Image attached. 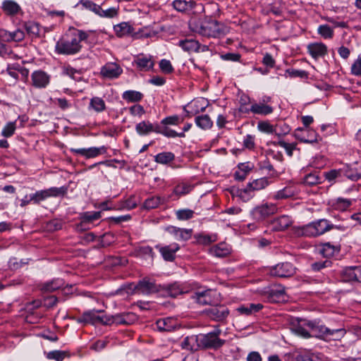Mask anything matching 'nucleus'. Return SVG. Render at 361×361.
I'll return each mask as SVG.
<instances>
[{
	"mask_svg": "<svg viewBox=\"0 0 361 361\" xmlns=\"http://www.w3.org/2000/svg\"><path fill=\"white\" fill-rule=\"evenodd\" d=\"M92 31L70 28L56 43L55 52L61 55H75L82 49L81 42H87Z\"/></svg>",
	"mask_w": 361,
	"mask_h": 361,
	"instance_id": "nucleus-1",
	"label": "nucleus"
},
{
	"mask_svg": "<svg viewBox=\"0 0 361 361\" xmlns=\"http://www.w3.org/2000/svg\"><path fill=\"white\" fill-rule=\"evenodd\" d=\"M334 228L341 231L345 229L343 226L334 224L326 219H320L300 227L298 233L309 238L317 237Z\"/></svg>",
	"mask_w": 361,
	"mask_h": 361,
	"instance_id": "nucleus-2",
	"label": "nucleus"
},
{
	"mask_svg": "<svg viewBox=\"0 0 361 361\" xmlns=\"http://www.w3.org/2000/svg\"><path fill=\"white\" fill-rule=\"evenodd\" d=\"M229 29L226 25L216 20L204 21L198 30L200 35L207 37H221L226 35Z\"/></svg>",
	"mask_w": 361,
	"mask_h": 361,
	"instance_id": "nucleus-3",
	"label": "nucleus"
},
{
	"mask_svg": "<svg viewBox=\"0 0 361 361\" xmlns=\"http://www.w3.org/2000/svg\"><path fill=\"white\" fill-rule=\"evenodd\" d=\"M221 331L216 329L207 334H200L197 335V345L201 349L217 350L221 348L226 343V341L221 339L219 335Z\"/></svg>",
	"mask_w": 361,
	"mask_h": 361,
	"instance_id": "nucleus-4",
	"label": "nucleus"
},
{
	"mask_svg": "<svg viewBox=\"0 0 361 361\" xmlns=\"http://www.w3.org/2000/svg\"><path fill=\"white\" fill-rule=\"evenodd\" d=\"M68 187L62 186L60 188L51 187L48 189L37 190L35 193L29 195L30 200L35 204H39L42 201L49 197H63L67 194Z\"/></svg>",
	"mask_w": 361,
	"mask_h": 361,
	"instance_id": "nucleus-5",
	"label": "nucleus"
},
{
	"mask_svg": "<svg viewBox=\"0 0 361 361\" xmlns=\"http://www.w3.org/2000/svg\"><path fill=\"white\" fill-rule=\"evenodd\" d=\"M104 310H92L84 312L82 315L78 318V323L90 324L92 325L104 324L108 325L109 315H98V313H102Z\"/></svg>",
	"mask_w": 361,
	"mask_h": 361,
	"instance_id": "nucleus-6",
	"label": "nucleus"
},
{
	"mask_svg": "<svg viewBox=\"0 0 361 361\" xmlns=\"http://www.w3.org/2000/svg\"><path fill=\"white\" fill-rule=\"evenodd\" d=\"M296 267L289 262L279 263L269 269V274L272 276L279 278H289L296 273Z\"/></svg>",
	"mask_w": 361,
	"mask_h": 361,
	"instance_id": "nucleus-7",
	"label": "nucleus"
},
{
	"mask_svg": "<svg viewBox=\"0 0 361 361\" xmlns=\"http://www.w3.org/2000/svg\"><path fill=\"white\" fill-rule=\"evenodd\" d=\"M345 334L346 330L343 327L331 329L324 325H318L317 324L316 336H317L334 341H339L345 336Z\"/></svg>",
	"mask_w": 361,
	"mask_h": 361,
	"instance_id": "nucleus-8",
	"label": "nucleus"
},
{
	"mask_svg": "<svg viewBox=\"0 0 361 361\" xmlns=\"http://www.w3.org/2000/svg\"><path fill=\"white\" fill-rule=\"evenodd\" d=\"M277 212V207L273 203H266L255 207L250 212L252 219L262 221Z\"/></svg>",
	"mask_w": 361,
	"mask_h": 361,
	"instance_id": "nucleus-9",
	"label": "nucleus"
},
{
	"mask_svg": "<svg viewBox=\"0 0 361 361\" xmlns=\"http://www.w3.org/2000/svg\"><path fill=\"white\" fill-rule=\"evenodd\" d=\"M204 312L211 320L224 322L228 317L230 311L224 305H216L207 308Z\"/></svg>",
	"mask_w": 361,
	"mask_h": 361,
	"instance_id": "nucleus-10",
	"label": "nucleus"
},
{
	"mask_svg": "<svg viewBox=\"0 0 361 361\" xmlns=\"http://www.w3.org/2000/svg\"><path fill=\"white\" fill-rule=\"evenodd\" d=\"M295 333L303 338H309L317 334V323L314 321L301 319L298 325L293 327Z\"/></svg>",
	"mask_w": 361,
	"mask_h": 361,
	"instance_id": "nucleus-11",
	"label": "nucleus"
},
{
	"mask_svg": "<svg viewBox=\"0 0 361 361\" xmlns=\"http://www.w3.org/2000/svg\"><path fill=\"white\" fill-rule=\"evenodd\" d=\"M161 285L157 284L154 280L143 278L135 286V290L143 295H150L161 291Z\"/></svg>",
	"mask_w": 361,
	"mask_h": 361,
	"instance_id": "nucleus-12",
	"label": "nucleus"
},
{
	"mask_svg": "<svg viewBox=\"0 0 361 361\" xmlns=\"http://www.w3.org/2000/svg\"><path fill=\"white\" fill-rule=\"evenodd\" d=\"M135 131L140 136H145L152 133L163 135L164 128H161V125L159 123L142 121L135 125Z\"/></svg>",
	"mask_w": 361,
	"mask_h": 361,
	"instance_id": "nucleus-13",
	"label": "nucleus"
},
{
	"mask_svg": "<svg viewBox=\"0 0 361 361\" xmlns=\"http://www.w3.org/2000/svg\"><path fill=\"white\" fill-rule=\"evenodd\" d=\"M295 137L302 142L316 143L321 140L317 132L310 128H298L294 132Z\"/></svg>",
	"mask_w": 361,
	"mask_h": 361,
	"instance_id": "nucleus-14",
	"label": "nucleus"
},
{
	"mask_svg": "<svg viewBox=\"0 0 361 361\" xmlns=\"http://www.w3.org/2000/svg\"><path fill=\"white\" fill-rule=\"evenodd\" d=\"M70 151L75 154H80L86 159L97 157L100 154L106 153L107 148L105 146L99 147H92L89 148H71Z\"/></svg>",
	"mask_w": 361,
	"mask_h": 361,
	"instance_id": "nucleus-15",
	"label": "nucleus"
},
{
	"mask_svg": "<svg viewBox=\"0 0 361 361\" xmlns=\"http://www.w3.org/2000/svg\"><path fill=\"white\" fill-rule=\"evenodd\" d=\"M155 248L159 250L165 261L173 262L176 259V253L180 250V246L178 243H173L164 246L157 244Z\"/></svg>",
	"mask_w": 361,
	"mask_h": 361,
	"instance_id": "nucleus-16",
	"label": "nucleus"
},
{
	"mask_svg": "<svg viewBox=\"0 0 361 361\" xmlns=\"http://www.w3.org/2000/svg\"><path fill=\"white\" fill-rule=\"evenodd\" d=\"M123 73V69L116 63L109 62L103 66L100 71V74L103 78L108 79L118 78Z\"/></svg>",
	"mask_w": 361,
	"mask_h": 361,
	"instance_id": "nucleus-17",
	"label": "nucleus"
},
{
	"mask_svg": "<svg viewBox=\"0 0 361 361\" xmlns=\"http://www.w3.org/2000/svg\"><path fill=\"white\" fill-rule=\"evenodd\" d=\"M265 296L269 302L277 303L285 300L286 293L281 286H273L265 291Z\"/></svg>",
	"mask_w": 361,
	"mask_h": 361,
	"instance_id": "nucleus-18",
	"label": "nucleus"
},
{
	"mask_svg": "<svg viewBox=\"0 0 361 361\" xmlns=\"http://www.w3.org/2000/svg\"><path fill=\"white\" fill-rule=\"evenodd\" d=\"M51 76L42 70L35 71L31 74L32 85L36 88H45L50 82Z\"/></svg>",
	"mask_w": 361,
	"mask_h": 361,
	"instance_id": "nucleus-19",
	"label": "nucleus"
},
{
	"mask_svg": "<svg viewBox=\"0 0 361 361\" xmlns=\"http://www.w3.org/2000/svg\"><path fill=\"white\" fill-rule=\"evenodd\" d=\"M165 231L172 235L176 240L186 241L192 236V230L180 228L173 226H169Z\"/></svg>",
	"mask_w": 361,
	"mask_h": 361,
	"instance_id": "nucleus-20",
	"label": "nucleus"
},
{
	"mask_svg": "<svg viewBox=\"0 0 361 361\" xmlns=\"http://www.w3.org/2000/svg\"><path fill=\"white\" fill-rule=\"evenodd\" d=\"M307 49L308 54L315 60L324 57L328 53L326 45L322 42L310 43L307 45Z\"/></svg>",
	"mask_w": 361,
	"mask_h": 361,
	"instance_id": "nucleus-21",
	"label": "nucleus"
},
{
	"mask_svg": "<svg viewBox=\"0 0 361 361\" xmlns=\"http://www.w3.org/2000/svg\"><path fill=\"white\" fill-rule=\"evenodd\" d=\"M133 65L140 71H149L154 67V61L151 56L138 55L133 61Z\"/></svg>",
	"mask_w": 361,
	"mask_h": 361,
	"instance_id": "nucleus-22",
	"label": "nucleus"
},
{
	"mask_svg": "<svg viewBox=\"0 0 361 361\" xmlns=\"http://www.w3.org/2000/svg\"><path fill=\"white\" fill-rule=\"evenodd\" d=\"M343 174L348 179L357 181L361 178V161H355L348 164L343 170Z\"/></svg>",
	"mask_w": 361,
	"mask_h": 361,
	"instance_id": "nucleus-23",
	"label": "nucleus"
},
{
	"mask_svg": "<svg viewBox=\"0 0 361 361\" xmlns=\"http://www.w3.org/2000/svg\"><path fill=\"white\" fill-rule=\"evenodd\" d=\"M156 326L159 331H173L178 327V321L173 317H166L158 319Z\"/></svg>",
	"mask_w": 361,
	"mask_h": 361,
	"instance_id": "nucleus-24",
	"label": "nucleus"
},
{
	"mask_svg": "<svg viewBox=\"0 0 361 361\" xmlns=\"http://www.w3.org/2000/svg\"><path fill=\"white\" fill-rule=\"evenodd\" d=\"M298 193V190L294 185H288L278 190L272 195L271 198L275 200H283L293 197Z\"/></svg>",
	"mask_w": 361,
	"mask_h": 361,
	"instance_id": "nucleus-25",
	"label": "nucleus"
},
{
	"mask_svg": "<svg viewBox=\"0 0 361 361\" xmlns=\"http://www.w3.org/2000/svg\"><path fill=\"white\" fill-rule=\"evenodd\" d=\"M1 9L9 16H14L22 12L20 6L13 0H4L1 4Z\"/></svg>",
	"mask_w": 361,
	"mask_h": 361,
	"instance_id": "nucleus-26",
	"label": "nucleus"
},
{
	"mask_svg": "<svg viewBox=\"0 0 361 361\" xmlns=\"http://www.w3.org/2000/svg\"><path fill=\"white\" fill-rule=\"evenodd\" d=\"M191 298L195 300V302L202 305H210L213 300L211 296L210 289L196 291L191 295Z\"/></svg>",
	"mask_w": 361,
	"mask_h": 361,
	"instance_id": "nucleus-27",
	"label": "nucleus"
},
{
	"mask_svg": "<svg viewBox=\"0 0 361 361\" xmlns=\"http://www.w3.org/2000/svg\"><path fill=\"white\" fill-rule=\"evenodd\" d=\"M319 252L324 257L329 258L340 251V247L328 242L321 243L317 247Z\"/></svg>",
	"mask_w": 361,
	"mask_h": 361,
	"instance_id": "nucleus-28",
	"label": "nucleus"
},
{
	"mask_svg": "<svg viewBox=\"0 0 361 361\" xmlns=\"http://www.w3.org/2000/svg\"><path fill=\"white\" fill-rule=\"evenodd\" d=\"M64 285V281L57 278L40 284L39 288L44 293H51L63 287Z\"/></svg>",
	"mask_w": 361,
	"mask_h": 361,
	"instance_id": "nucleus-29",
	"label": "nucleus"
},
{
	"mask_svg": "<svg viewBox=\"0 0 361 361\" xmlns=\"http://www.w3.org/2000/svg\"><path fill=\"white\" fill-rule=\"evenodd\" d=\"M114 30L118 37L131 35L135 32V29L128 22H122L114 25Z\"/></svg>",
	"mask_w": 361,
	"mask_h": 361,
	"instance_id": "nucleus-30",
	"label": "nucleus"
},
{
	"mask_svg": "<svg viewBox=\"0 0 361 361\" xmlns=\"http://www.w3.org/2000/svg\"><path fill=\"white\" fill-rule=\"evenodd\" d=\"M212 255L216 257H225L229 255L231 252V247L225 243H220L209 250Z\"/></svg>",
	"mask_w": 361,
	"mask_h": 361,
	"instance_id": "nucleus-31",
	"label": "nucleus"
},
{
	"mask_svg": "<svg viewBox=\"0 0 361 361\" xmlns=\"http://www.w3.org/2000/svg\"><path fill=\"white\" fill-rule=\"evenodd\" d=\"M172 5L177 11L186 13L195 8L197 4L193 0H174Z\"/></svg>",
	"mask_w": 361,
	"mask_h": 361,
	"instance_id": "nucleus-32",
	"label": "nucleus"
},
{
	"mask_svg": "<svg viewBox=\"0 0 361 361\" xmlns=\"http://www.w3.org/2000/svg\"><path fill=\"white\" fill-rule=\"evenodd\" d=\"M231 193L233 195H235L240 198L243 202L249 201L254 195V191L251 187H250L249 183L246 185V187L243 188H233L231 190Z\"/></svg>",
	"mask_w": 361,
	"mask_h": 361,
	"instance_id": "nucleus-33",
	"label": "nucleus"
},
{
	"mask_svg": "<svg viewBox=\"0 0 361 361\" xmlns=\"http://www.w3.org/2000/svg\"><path fill=\"white\" fill-rule=\"evenodd\" d=\"M262 308L263 305L261 303H249L239 306L236 308V311L240 314L250 316L259 312Z\"/></svg>",
	"mask_w": 361,
	"mask_h": 361,
	"instance_id": "nucleus-34",
	"label": "nucleus"
},
{
	"mask_svg": "<svg viewBox=\"0 0 361 361\" xmlns=\"http://www.w3.org/2000/svg\"><path fill=\"white\" fill-rule=\"evenodd\" d=\"M161 290H164L169 296L176 298L183 294L184 290L181 285L177 282L171 284L161 286Z\"/></svg>",
	"mask_w": 361,
	"mask_h": 361,
	"instance_id": "nucleus-35",
	"label": "nucleus"
},
{
	"mask_svg": "<svg viewBox=\"0 0 361 361\" xmlns=\"http://www.w3.org/2000/svg\"><path fill=\"white\" fill-rule=\"evenodd\" d=\"M197 336H186L180 343L182 349L191 351V353L197 351L200 349L197 345Z\"/></svg>",
	"mask_w": 361,
	"mask_h": 361,
	"instance_id": "nucleus-36",
	"label": "nucleus"
},
{
	"mask_svg": "<svg viewBox=\"0 0 361 361\" xmlns=\"http://www.w3.org/2000/svg\"><path fill=\"white\" fill-rule=\"evenodd\" d=\"M178 45L185 51L188 53L197 52L199 47V42L193 39H185L178 42Z\"/></svg>",
	"mask_w": 361,
	"mask_h": 361,
	"instance_id": "nucleus-37",
	"label": "nucleus"
},
{
	"mask_svg": "<svg viewBox=\"0 0 361 361\" xmlns=\"http://www.w3.org/2000/svg\"><path fill=\"white\" fill-rule=\"evenodd\" d=\"M250 110L254 114L268 115L273 112V107L262 102L254 103L251 105Z\"/></svg>",
	"mask_w": 361,
	"mask_h": 361,
	"instance_id": "nucleus-38",
	"label": "nucleus"
},
{
	"mask_svg": "<svg viewBox=\"0 0 361 361\" xmlns=\"http://www.w3.org/2000/svg\"><path fill=\"white\" fill-rule=\"evenodd\" d=\"M23 27L26 31L27 34L32 37H39L40 25L38 23L35 21H27L23 24Z\"/></svg>",
	"mask_w": 361,
	"mask_h": 361,
	"instance_id": "nucleus-39",
	"label": "nucleus"
},
{
	"mask_svg": "<svg viewBox=\"0 0 361 361\" xmlns=\"http://www.w3.org/2000/svg\"><path fill=\"white\" fill-rule=\"evenodd\" d=\"M175 159V154L171 152H163L158 153L154 157L156 163L166 165L173 161Z\"/></svg>",
	"mask_w": 361,
	"mask_h": 361,
	"instance_id": "nucleus-40",
	"label": "nucleus"
},
{
	"mask_svg": "<svg viewBox=\"0 0 361 361\" xmlns=\"http://www.w3.org/2000/svg\"><path fill=\"white\" fill-rule=\"evenodd\" d=\"M275 229L283 231L288 228L292 224V220L288 216L282 215L274 220L273 222Z\"/></svg>",
	"mask_w": 361,
	"mask_h": 361,
	"instance_id": "nucleus-41",
	"label": "nucleus"
},
{
	"mask_svg": "<svg viewBox=\"0 0 361 361\" xmlns=\"http://www.w3.org/2000/svg\"><path fill=\"white\" fill-rule=\"evenodd\" d=\"M322 177L320 176V172L314 171V172L307 173L302 179L305 185L312 186L317 185L322 182Z\"/></svg>",
	"mask_w": 361,
	"mask_h": 361,
	"instance_id": "nucleus-42",
	"label": "nucleus"
},
{
	"mask_svg": "<svg viewBox=\"0 0 361 361\" xmlns=\"http://www.w3.org/2000/svg\"><path fill=\"white\" fill-rule=\"evenodd\" d=\"M102 217V212H85L80 214L79 219L82 220V224H87Z\"/></svg>",
	"mask_w": 361,
	"mask_h": 361,
	"instance_id": "nucleus-43",
	"label": "nucleus"
},
{
	"mask_svg": "<svg viewBox=\"0 0 361 361\" xmlns=\"http://www.w3.org/2000/svg\"><path fill=\"white\" fill-rule=\"evenodd\" d=\"M195 122L197 126L202 130L210 129L213 126V121L207 114L196 116Z\"/></svg>",
	"mask_w": 361,
	"mask_h": 361,
	"instance_id": "nucleus-44",
	"label": "nucleus"
},
{
	"mask_svg": "<svg viewBox=\"0 0 361 361\" xmlns=\"http://www.w3.org/2000/svg\"><path fill=\"white\" fill-rule=\"evenodd\" d=\"M143 94L135 90H126L122 94V98L127 102H138L143 98Z\"/></svg>",
	"mask_w": 361,
	"mask_h": 361,
	"instance_id": "nucleus-45",
	"label": "nucleus"
},
{
	"mask_svg": "<svg viewBox=\"0 0 361 361\" xmlns=\"http://www.w3.org/2000/svg\"><path fill=\"white\" fill-rule=\"evenodd\" d=\"M81 71L77 70L70 65L63 66L62 67V74L67 75L75 81L82 80Z\"/></svg>",
	"mask_w": 361,
	"mask_h": 361,
	"instance_id": "nucleus-46",
	"label": "nucleus"
},
{
	"mask_svg": "<svg viewBox=\"0 0 361 361\" xmlns=\"http://www.w3.org/2000/svg\"><path fill=\"white\" fill-rule=\"evenodd\" d=\"M99 6L90 0H80L75 6V8H79L80 10H88L96 14L99 10Z\"/></svg>",
	"mask_w": 361,
	"mask_h": 361,
	"instance_id": "nucleus-47",
	"label": "nucleus"
},
{
	"mask_svg": "<svg viewBox=\"0 0 361 361\" xmlns=\"http://www.w3.org/2000/svg\"><path fill=\"white\" fill-rule=\"evenodd\" d=\"M118 8L110 7L104 9L101 6H99V10L97 11L96 15L102 18H113L118 16Z\"/></svg>",
	"mask_w": 361,
	"mask_h": 361,
	"instance_id": "nucleus-48",
	"label": "nucleus"
},
{
	"mask_svg": "<svg viewBox=\"0 0 361 361\" xmlns=\"http://www.w3.org/2000/svg\"><path fill=\"white\" fill-rule=\"evenodd\" d=\"M356 267H349L342 271L341 279L344 282H356Z\"/></svg>",
	"mask_w": 361,
	"mask_h": 361,
	"instance_id": "nucleus-49",
	"label": "nucleus"
},
{
	"mask_svg": "<svg viewBox=\"0 0 361 361\" xmlns=\"http://www.w3.org/2000/svg\"><path fill=\"white\" fill-rule=\"evenodd\" d=\"M164 203V199L159 196L150 197L144 202V207L147 209H152L158 207Z\"/></svg>",
	"mask_w": 361,
	"mask_h": 361,
	"instance_id": "nucleus-50",
	"label": "nucleus"
},
{
	"mask_svg": "<svg viewBox=\"0 0 361 361\" xmlns=\"http://www.w3.org/2000/svg\"><path fill=\"white\" fill-rule=\"evenodd\" d=\"M183 120L180 119L178 115H173L165 117L159 124L161 125V128H164L168 127V126H178L183 122Z\"/></svg>",
	"mask_w": 361,
	"mask_h": 361,
	"instance_id": "nucleus-51",
	"label": "nucleus"
},
{
	"mask_svg": "<svg viewBox=\"0 0 361 361\" xmlns=\"http://www.w3.org/2000/svg\"><path fill=\"white\" fill-rule=\"evenodd\" d=\"M69 353L67 351L55 350L46 353V357L48 360H54L56 361H63Z\"/></svg>",
	"mask_w": 361,
	"mask_h": 361,
	"instance_id": "nucleus-52",
	"label": "nucleus"
},
{
	"mask_svg": "<svg viewBox=\"0 0 361 361\" xmlns=\"http://www.w3.org/2000/svg\"><path fill=\"white\" fill-rule=\"evenodd\" d=\"M90 106L96 112H102L106 109V104L103 99L94 97L90 99Z\"/></svg>",
	"mask_w": 361,
	"mask_h": 361,
	"instance_id": "nucleus-53",
	"label": "nucleus"
},
{
	"mask_svg": "<svg viewBox=\"0 0 361 361\" xmlns=\"http://www.w3.org/2000/svg\"><path fill=\"white\" fill-rule=\"evenodd\" d=\"M253 191L260 190L269 185V182L267 178H261L249 183Z\"/></svg>",
	"mask_w": 361,
	"mask_h": 361,
	"instance_id": "nucleus-54",
	"label": "nucleus"
},
{
	"mask_svg": "<svg viewBox=\"0 0 361 361\" xmlns=\"http://www.w3.org/2000/svg\"><path fill=\"white\" fill-rule=\"evenodd\" d=\"M317 32L324 39H331L334 37V30L328 25H320L317 28Z\"/></svg>",
	"mask_w": 361,
	"mask_h": 361,
	"instance_id": "nucleus-55",
	"label": "nucleus"
},
{
	"mask_svg": "<svg viewBox=\"0 0 361 361\" xmlns=\"http://www.w3.org/2000/svg\"><path fill=\"white\" fill-rule=\"evenodd\" d=\"M272 144L274 146H280L285 149L286 154L289 157L293 156V151L296 149V143H288L283 140H279L278 142H273Z\"/></svg>",
	"mask_w": 361,
	"mask_h": 361,
	"instance_id": "nucleus-56",
	"label": "nucleus"
},
{
	"mask_svg": "<svg viewBox=\"0 0 361 361\" xmlns=\"http://www.w3.org/2000/svg\"><path fill=\"white\" fill-rule=\"evenodd\" d=\"M290 131V126L285 123H279L274 126V134H275L278 137H281L288 134Z\"/></svg>",
	"mask_w": 361,
	"mask_h": 361,
	"instance_id": "nucleus-57",
	"label": "nucleus"
},
{
	"mask_svg": "<svg viewBox=\"0 0 361 361\" xmlns=\"http://www.w3.org/2000/svg\"><path fill=\"white\" fill-rule=\"evenodd\" d=\"M191 189L192 188L190 185L181 183L175 186L173 192L177 196H181L189 193Z\"/></svg>",
	"mask_w": 361,
	"mask_h": 361,
	"instance_id": "nucleus-58",
	"label": "nucleus"
},
{
	"mask_svg": "<svg viewBox=\"0 0 361 361\" xmlns=\"http://www.w3.org/2000/svg\"><path fill=\"white\" fill-rule=\"evenodd\" d=\"M16 129V121L8 122L2 129L1 135L5 137H10L14 134Z\"/></svg>",
	"mask_w": 361,
	"mask_h": 361,
	"instance_id": "nucleus-59",
	"label": "nucleus"
},
{
	"mask_svg": "<svg viewBox=\"0 0 361 361\" xmlns=\"http://www.w3.org/2000/svg\"><path fill=\"white\" fill-rule=\"evenodd\" d=\"M351 204V200L338 197L334 203V207L340 211H345L350 207Z\"/></svg>",
	"mask_w": 361,
	"mask_h": 361,
	"instance_id": "nucleus-60",
	"label": "nucleus"
},
{
	"mask_svg": "<svg viewBox=\"0 0 361 361\" xmlns=\"http://www.w3.org/2000/svg\"><path fill=\"white\" fill-rule=\"evenodd\" d=\"M288 75L290 78H307V73L303 70H296L294 68H288L286 70L285 76Z\"/></svg>",
	"mask_w": 361,
	"mask_h": 361,
	"instance_id": "nucleus-61",
	"label": "nucleus"
},
{
	"mask_svg": "<svg viewBox=\"0 0 361 361\" xmlns=\"http://www.w3.org/2000/svg\"><path fill=\"white\" fill-rule=\"evenodd\" d=\"M194 211L190 209H179L176 211V214L178 220H188L193 217Z\"/></svg>",
	"mask_w": 361,
	"mask_h": 361,
	"instance_id": "nucleus-62",
	"label": "nucleus"
},
{
	"mask_svg": "<svg viewBox=\"0 0 361 361\" xmlns=\"http://www.w3.org/2000/svg\"><path fill=\"white\" fill-rule=\"evenodd\" d=\"M207 101H205L204 99H201L200 100L194 101L192 103H191V106H194L195 109L193 111H192V114H197L200 112L204 111L207 104H206Z\"/></svg>",
	"mask_w": 361,
	"mask_h": 361,
	"instance_id": "nucleus-63",
	"label": "nucleus"
},
{
	"mask_svg": "<svg viewBox=\"0 0 361 361\" xmlns=\"http://www.w3.org/2000/svg\"><path fill=\"white\" fill-rule=\"evenodd\" d=\"M295 361H323L322 358L317 355H298Z\"/></svg>",
	"mask_w": 361,
	"mask_h": 361,
	"instance_id": "nucleus-64",
	"label": "nucleus"
}]
</instances>
